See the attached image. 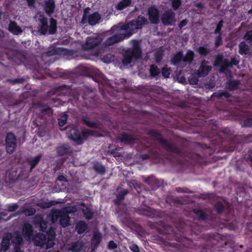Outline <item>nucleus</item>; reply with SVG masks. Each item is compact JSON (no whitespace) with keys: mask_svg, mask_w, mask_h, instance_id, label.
I'll list each match as a JSON object with an SVG mask.
<instances>
[{"mask_svg":"<svg viewBox=\"0 0 252 252\" xmlns=\"http://www.w3.org/2000/svg\"><path fill=\"white\" fill-rule=\"evenodd\" d=\"M161 72L163 76H164L166 78L168 77L170 73V69L167 66H165L163 68Z\"/></svg>","mask_w":252,"mask_h":252,"instance_id":"obj_28","label":"nucleus"},{"mask_svg":"<svg viewBox=\"0 0 252 252\" xmlns=\"http://www.w3.org/2000/svg\"><path fill=\"white\" fill-rule=\"evenodd\" d=\"M85 123L87 125L91 127H94L96 125V124L92 122L86 121Z\"/></svg>","mask_w":252,"mask_h":252,"instance_id":"obj_40","label":"nucleus"},{"mask_svg":"<svg viewBox=\"0 0 252 252\" xmlns=\"http://www.w3.org/2000/svg\"><path fill=\"white\" fill-rule=\"evenodd\" d=\"M36 18L40 21V31L42 34L49 33L53 34L56 31V21L51 19L50 22V26L47 24V20L42 15L38 14L36 15Z\"/></svg>","mask_w":252,"mask_h":252,"instance_id":"obj_5","label":"nucleus"},{"mask_svg":"<svg viewBox=\"0 0 252 252\" xmlns=\"http://www.w3.org/2000/svg\"><path fill=\"white\" fill-rule=\"evenodd\" d=\"M199 213H200V214H202L203 213V212L202 211H199Z\"/></svg>","mask_w":252,"mask_h":252,"instance_id":"obj_49","label":"nucleus"},{"mask_svg":"<svg viewBox=\"0 0 252 252\" xmlns=\"http://www.w3.org/2000/svg\"><path fill=\"white\" fill-rule=\"evenodd\" d=\"M131 3L130 0H123L120 2L116 6V8L118 10H123L125 7L129 5Z\"/></svg>","mask_w":252,"mask_h":252,"instance_id":"obj_18","label":"nucleus"},{"mask_svg":"<svg viewBox=\"0 0 252 252\" xmlns=\"http://www.w3.org/2000/svg\"><path fill=\"white\" fill-rule=\"evenodd\" d=\"M81 247V244L80 243H77L73 244L70 250L74 252H78V251L80 249Z\"/></svg>","mask_w":252,"mask_h":252,"instance_id":"obj_29","label":"nucleus"},{"mask_svg":"<svg viewBox=\"0 0 252 252\" xmlns=\"http://www.w3.org/2000/svg\"><path fill=\"white\" fill-rule=\"evenodd\" d=\"M239 53L241 54H246L248 51V46L245 42H241L239 45Z\"/></svg>","mask_w":252,"mask_h":252,"instance_id":"obj_22","label":"nucleus"},{"mask_svg":"<svg viewBox=\"0 0 252 252\" xmlns=\"http://www.w3.org/2000/svg\"><path fill=\"white\" fill-rule=\"evenodd\" d=\"M198 51L201 55H206L209 52L208 50L203 47H200L198 49Z\"/></svg>","mask_w":252,"mask_h":252,"instance_id":"obj_31","label":"nucleus"},{"mask_svg":"<svg viewBox=\"0 0 252 252\" xmlns=\"http://www.w3.org/2000/svg\"><path fill=\"white\" fill-rule=\"evenodd\" d=\"M245 39L247 41H252V31L248 32L245 36Z\"/></svg>","mask_w":252,"mask_h":252,"instance_id":"obj_33","label":"nucleus"},{"mask_svg":"<svg viewBox=\"0 0 252 252\" xmlns=\"http://www.w3.org/2000/svg\"><path fill=\"white\" fill-rule=\"evenodd\" d=\"M173 8L176 10L181 5L180 0H171Z\"/></svg>","mask_w":252,"mask_h":252,"instance_id":"obj_27","label":"nucleus"},{"mask_svg":"<svg viewBox=\"0 0 252 252\" xmlns=\"http://www.w3.org/2000/svg\"><path fill=\"white\" fill-rule=\"evenodd\" d=\"M189 83L191 84H195L197 83V80L195 78L194 79H190L189 80Z\"/></svg>","mask_w":252,"mask_h":252,"instance_id":"obj_44","label":"nucleus"},{"mask_svg":"<svg viewBox=\"0 0 252 252\" xmlns=\"http://www.w3.org/2000/svg\"><path fill=\"white\" fill-rule=\"evenodd\" d=\"M89 135H95L91 130L86 129L81 135L76 129H72L69 131L68 137L70 139L75 141L77 144H81Z\"/></svg>","mask_w":252,"mask_h":252,"instance_id":"obj_7","label":"nucleus"},{"mask_svg":"<svg viewBox=\"0 0 252 252\" xmlns=\"http://www.w3.org/2000/svg\"><path fill=\"white\" fill-rule=\"evenodd\" d=\"M162 55V50L161 49H159L155 53V58H156L157 62H159L160 61V59H161Z\"/></svg>","mask_w":252,"mask_h":252,"instance_id":"obj_30","label":"nucleus"},{"mask_svg":"<svg viewBox=\"0 0 252 252\" xmlns=\"http://www.w3.org/2000/svg\"><path fill=\"white\" fill-rule=\"evenodd\" d=\"M81 209L87 219H89L91 218L92 213L88 207L84 205H81Z\"/></svg>","mask_w":252,"mask_h":252,"instance_id":"obj_19","label":"nucleus"},{"mask_svg":"<svg viewBox=\"0 0 252 252\" xmlns=\"http://www.w3.org/2000/svg\"><path fill=\"white\" fill-rule=\"evenodd\" d=\"M99 41L96 39V36L88 37L85 44L82 45V47L85 50H89L94 47Z\"/></svg>","mask_w":252,"mask_h":252,"instance_id":"obj_12","label":"nucleus"},{"mask_svg":"<svg viewBox=\"0 0 252 252\" xmlns=\"http://www.w3.org/2000/svg\"><path fill=\"white\" fill-rule=\"evenodd\" d=\"M9 31L15 34H19L22 32L21 29L14 22H11L8 27Z\"/></svg>","mask_w":252,"mask_h":252,"instance_id":"obj_16","label":"nucleus"},{"mask_svg":"<svg viewBox=\"0 0 252 252\" xmlns=\"http://www.w3.org/2000/svg\"><path fill=\"white\" fill-rule=\"evenodd\" d=\"M5 216V215L4 214H0V221L1 220H5V221H6V220H8L10 219V218H4V216Z\"/></svg>","mask_w":252,"mask_h":252,"instance_id":"obj_42","label":"nucleus"},{"mask_svg":"<svg viewBox=\"0 0 252 252\" xmlns=\"http://www.w3.org/2000/svg\"><path fill=\"white\" fill-rule=\"evenodd\" d=\"M15 137L12 133H8L6 138V148L7 153H13L15 148Z\"/></svg>","mask_w":252,"mask_h":252,"instance_id":"obj_10","label":"nucleus"},{"mask_svg":"<svg viewBox=\"0 0 252 252\" xmlns=\"http://www.w3.org/2000/svg\"><path fill=\"white\" fill-rule=\"evenodd\" d=\"M238 63V61L237 59H232L231 60V64H237Z\"/></svg>","mask_w":252,"mask_h":252,"instance_id":"obj_45","label":"nucleus"},{"mask_svg":"<svg viewBox=\"0 0 252 252\" xmlns=\"http://www.w3.org/2000/svg\"><path fill=\"white\" fill-rule=\"evenodd\" d=\"M51 206V204L49 203H45L44 204H42L41 206L44 208H48Z\"/></svg>","mask_w":252,"mask_h":252,"instance_id":"obj_47","label":"nucleus"},{"mask_svg":"<svg viewBox=\"0 0 252 252\" xmlns=\"http://www.w3.org/2000/svg\"><path fill=\"white\" fill-rule=\"evenodd\" d=\"M67 116L66 114L62 115L59 120V125L60 127L63 126L67 120Z\"/></svg>","mask_w":252,"mask_h":252,"instance_id":"obj_25","label":"nucleus"},{"mask_svg":"<svg viewBox=\"0 0 252 252\" xmlns=\"http://www.w3.org/2000/svg\"><path fill=\"white\" fill-rule=\"evenodd\" d=\"M23 233L25 239L29 242H33L38 246H46V249L52 247L54 245L55 232L50 228L46 235L38 234L33 235V232L30 224H25L23 228Z\"/></svg>","mask_w":252,"mask_h":252,"instance_id":"obj_2","label":"nucleus"},{"mask_svg":"<svg viewBox=\"0 0 252 252\" xmlns=\"http://www.w3.org/2000/svg\"><path fill=\"white\" fill-rule=\"evenodd\" d=\"M68 152V149L66 146L62 145L60 146L57 148V152L60 155H64L67 153Z\"/></svg>","mask_w":252,"mask_h":252,"instance_id":"obj_24","label":"nucleus"},{"mask_svg":"<svg viewBox=\"0 0 252 252\" xmlns=\"http://www.w3.org/2000/svg\"><path fill=\"white\" fill-rule=\"evenodd\" d=\"M55 8V3L53 0H48L46 1L44 9L46 12L49 15L52 14Z\"/></svg>","mask_w":252,"mask_h":252,"instance_id":"obj_15","label":"nucleus"},{"mask_svg":"<svg viewBox=\"0 0 252 252\" xmlns=\"http://www.w3.org/2000/svg\"><path fill=\"white\" fill-rule=\"evenodd\" d=\"M193 53L191 51H189L187 54L186 56L183 59L182 58V54L181 52L178 53V54L174 55L172 60V63L174 64H176L179 62L183 61H187L189 62H190L193 57Z\"/></svg>","mask_w":252,"mask_h":252,"instance_id":"obj_9","label":"nucleus"},{"mask_svg":"<svg viewBox=\"0 0 252 252\" xmlns=\"http://www.w3.org/2000/svg\"><path fill=\"white\" fill-rule=\"evenodd\" d=\"M96 170L98 171L99 172L103 173L105 171V169L103 166H100L99 168H97L96 166L95 167Z\"/></svg>","mask_w":252,"mask_h":252,"instance_id":"obj_41","label":"nucleus"},{"mask_svg":"<svg viewBox=\"0 0 252 252\" xmlns=\"http://www.w3.org/2000/svg\"><path fill=\"white\" fill-rule=\"evenodd\" d=\"M29 6H32L35 0H27Z\"/></svg>","mask_w":252,"mask_h":252,"instance_id":"obj_48","label":"nucleus"},{"mask_svg":"<svg viewBox=\"0 0 252 252\" xmlns=\"http://www.w3.org/2000/svg\"><path fill=\"white\" fill-rule=\"evenodd\" d=\"M40 158V156H37L32 161V168H33L36 164V163L39 161Z\"/></svg>","mask_w":252,"mask_h":252,"instance_id":"obj_34","label":"nucleus"},{"mask_svg":"<svg viewBox=\"0 0 252 252\" xmlns=\"http://www.w3.org/2000/svg\"><path fill=\"white\" fill-rule=\"evenodd\" d=\"M148 14L151 23L156 24L159 21L158 12L155 7L150 8L149 10Z\"/></svg>","mask_w":252,"mask_h":252,"instance_id":"obj_13","label":"nucleus"},{"mask_svg":"<svg viewBox=\"0 0 252 252\" xmlns=\"http://www.w3.org/2000/svg\"><path fill=\"white\" fill-rule=\"evenodd\" d=\"M58 179L59 181H62L65 180V178L63 176L60 175L58 177Z\"/></svg>","mask_w":252,"mask_h":252,"instance_id":"obj_46","label":"nucleus"},{"mask_svg":"<svg viewBox=\"0 0 252 252\" xmlns=\"http://www.w3.org/2000/svg\"><path fill=\"white\" fill-rule=\"evenodd\" d=\"M69 218L67 215H64L60 220L61 224L63 227H66L68 225Z\"/></svg>","mask_w":252,"mask_h":252,"instance_id":"obj_23","label":"nucleus"},{"mask_svg":"<svg viewBox=\"0 0 252 252\" xmlns=\"http://www.w3.org/2000/svg\"><path fill=\"white\" fill-rule=\"evenodd\" d=\"M10 239H12V242L14 244V248L15 252H21L19 251L20 245L22 241V238L20 236L19 234L16 232L14 235L11 236V234H7L3 238L2 243L0 244V252L1 251H6L9 244Z\"/></svg>","mask_w":252,"mask_h":252,"instance_id":"obj_4","label":"nucleus"},{"mask_svg":"<svg viewBox=\"0 0 252 252\" xmlns=\"http://www.w3.org/2000/svg\"><path fill=\"white\" fill-rule=\"evenodd\" d=\"M221 64H224L225 66L229 65V63H228V62L227 61H222L221 57L219 56L217 58V59L214 63V65L215 66H219V65L221 66ZM223 67L221 66V68H220V71H223Z\"/></svg>","mask_w":252,"mask_h":252,"instance_id":"obj_17","label":"nucleus"},{"mask_svg":"<svg viewBox=\"0 0 252 252\" xmlns=\"http://www.w3.org/2000/svg\"><path fill=\"white\" fill-rule=\"evenodd\" d=\"M77 209L75 207H70L63 208L62 211L56 210L53 211L51 214L47 217L48 221L46 223L42 221V218L40 216H36L34 220L35 227H39V230L42 232L46 229L51 224L57 221L58 216L62 212L70 213L75 212Z\"/></svg>","mask_w":252,"mask_h":252,"instance_id":"obj_3","label":"nucleus"},{"mask_svg":"<svg viewBox=\"0 0 252 252\" xmlns=\"http://www.w3.org/2000/svg\"><path fill=\"white\" fill-rule=\"evenodd\" d=\"M90 9L86 8L84 10V14L81 21V23L85 24L88 23L90 25H94L98 23L100 19V15L95 12L92 14H89Z\"/></svg>","mask_w":252,"mask_h":252,"instance_id":"obj_8","label":"nucleus"},{"mask_svg":"<svg viewBox=\"0 0 252 252\" xmlns=\"http://www.w3.org/2000/svg\"><path fill=\"white\" fill-rule=\"evenodd\" d=\"M116 247V244L113 241H110L108 244L109 249H114Z\"/></svg>","mask_w":252,"mask_h":252,"instance_id":"obj_38","label":"nucleus"},{"mask_svg":"<svg viewBox=\"0 0 252 252\" xmlns=\"http://www.w3.org/2000/svg\"><path fill=\"white\" fill-rule=\"evenodd\" d=\"M187 24V21L186 20H184L180 22L179 24V27L182 28L184 26L186 25Z\"/></svg>","mask_w":252,"mask_h":252,"instance_id":"obj_39","label":"nucleus"},{"mask_svg":"<svg viewBox=\"0 0 252 252\" xmlns=\"http://www.w3.org/2000/svg\"><path fill=\"white\" fill-rule=\"evenodd\" d=\"M18 207V206L16 204H13L9 206L8 210L10 212L15 211Z\"/></svg>","mask_w":252,"mask_h":252,"instance_id":"obj_35","label":"nucleus"},{"mask_svg":"<svg viewBox=\"0 0 252 252\" xmlns=\"http://www.w3.org/2000/svg\"><path fill=\"white\" fill-rule=\"evenodd\" d=\"M150 73L151 75L155 76L159 73V71L157 66L152 65L150 68Z\"/></svg>","mask_w":252,"mask_h":252,"instance_id":"obj_26","label":"nucleus"},{"mask_svg":"<svg viewBox=\"0 0 252 252\" xmlns=\"http://www.w3.org/2000/svg\"><path fill=\"white\" fill-rule=\"evenodd\" d=\"M222 26V22L220 21L217 25V27L216 30L215 31L216 33L220 32Z\"/></svg>","mask_w":252,"mask_h":252,"instance_id":"obj_37","label":"nucleus"},{"mask_svg":"<svg viewBox=\"0 0 252 252\" xmlns=\"http://www.w3.org/2000/svg\"><path fill=\"white\" fill-rule=\"evenodd\" d=\"M220 44V37L219 36L216 40L215 44L216 46H219Z\"/></svg>","mask_w":252,"mask_h":252,"instance_id":"obj_43","label":"nucleus"},{"mask_svg":"<svg viewBox=\"0 0 252 252\" xmlns=\"http://www.w3.org/2000/svg\"><path fill=\"white\" fill-rule=\"evenodd\" d=\"M130 249L133 252H139V248L138 246L135 244H132L130 247Z\"/></svg>","mask_w":252,"mask_h":252,"instance_id":"obj_36","label":"nucleus"},{"mask_svg":"<svg viewBox=\"0 0 252 252\" xmlns=\"http://www.w3.org/2000/svg\"><path fill=\"white\" fill-rule=\"evenodd\" d=\"M86 224L82 221L79 222L76 227V229L78 233H83L86 230Z\"/></svg>","mask_w":252,"mask_h":252,"instance_id":"obj_20","label":"nucleus"},{"mask_svg":"<svg viewBox=\"0 0 252 252\" xmlns=\"http://www.w3.org/2000/svg\"><path fill=\"white\" fill-rule=\"evenodd\" d=\"M147 23L145 18L139 16L135 21H132L127 25L123 26H114L111 31L114 35L109 38L106 41L107 45H111L119 42L126 37L130 36L136 30L141 29L142 26Z\"/></svg>","mask_w":252,"mask_h":252,"instance_id":"obj_1","label":"nucleus"},{"mask_svg":"<svg viewBox=\"0 0 252 252\" xmlns=\"http://www.w3.org/2000/svg\"><path fill=\"white\" fill-rule=\"evenodd\" d=\"M101 240V235L98 232H95L93 238L92 240V244L94 245H97Z\"/></svg>","mask_w":252,"mask_h":252,"instance_id":"obj_21","label":"nucleus"},{"mask_svg":"<svg viewBox=\"0 0 252 252\" xmlns=\"http://www.w3.org/2000/svg\"><path fill=\"white\" fill-rule=\"evenodd\" d=\"M211 66L208 65V63L203 62L198 70V74L200 76L206 75L211 70Z\"/></svg>","mask_w":252,"mask_h":252,"instance_id":"obj_14","label":"nucleus"},{"mask_svg":"<svg viewBox=\"0 0 252 252\" xmlns=\"http://www.w3.org/2000/svg\"><path fill=\"white\" fill-rule=\"evenodd\" d=\"M162 22L165 25H171L174 23V14L172 10H169L163 15Z\"/></svg>","mask_w":252,"mask_h":252,"instance_id":"obj_11","label":"nucleus"},{"mask_svg":"<svg viewBox=\"0 0 252 252\" xmlns=\"http://www.w3.org/2000/svg\"><path fill=\"white\" fill-rule=\"evenodd\" d=\"M131 43L133 46L132 49L127 51L123 60L124 65L129 63L132 59H137L141 56V53L139 47V42L137 40H132Z\"/></svg>","mask_w":252,"mask_h":252,"instance_id":"obj_6","label":"nucleus"},{"mask_svg":"<svg viewBox=\"0 0 252 252\" xmlns=\"http://www.w3.org/2000/svg\"><path fill=\"white\" fill-rule=\"evenodd\" d=\"M24 213L28 216L32 215L35 213V210L33 208H30L24 211Z\"/></svg>","mask_w":252,"mask_h":252,"instance_id":"obj_32","label":"nucleus"}]
</instances>
